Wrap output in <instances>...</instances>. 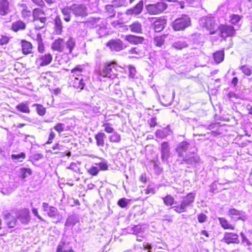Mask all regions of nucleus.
<instances>
[{"instance_id": "c85d7f7f", "label": "nucleus", "mask_w": 252, "mask_h": 252, "mask_svg": "<svg viewBox=\"0 0 252 252\" xmlns=\"http://www.w3.org/2000/svg\"><path fill=\"white\" fill-rule=\"evenodd\" d=\"M21 47L24 54L28 55L31 53L32 45L30 42L22 40L21 41Z\"/></svg>"}, {"instance_id": "4d7b16f0", "label": "nucleus", "mask_w": 252, "mask_h": 252, "mask_svg": "<svg viewBox=\"0 0 252 252\" xmlns=\"http://www.w3.org/2000/svg\"><path fill=\"white\" fill-rule=\"evenodd\" d=\"M129 200L126 198H122L119 200L117 204L120 207L122 208H125L127 206L129 203Z\"/></svg>"}, {"instance_id": "4c0bfd02", "label": "nucleus", "mask_w": 252, "mask_h": 252, "mask_svg": "<svg viewBox=\"0 0 252 252\" xmlns=\"http://www.w3.org/2000/svg\"><path fill=\"white\" fill-rule=\"evenodd\" d=\"M55 29L57 34H61L63 31V25L62 20L59 16H57L54 20Z\"/></svg>"}, {"instance_id": "f03ea898", "label": "nucleus", "mask_w": 252, "mask_h": 252, "mask_svg": "<svg viewBox=\"0 0 252 252\" xmlns=\"http://www.w3.org/2000/svg\"><path fill=\"white\" fill-rule=\"evenodd\" d=\"M147 1L150 3L146 5L145 8L147 12L151 15H158L162 13L167 7V4L161 1L155 2L154 0H146V2Z\"/></svg>"}, {"instance_id": "69168bd1", "label": "nucleus", "mask_w": 252, "mask_h": 252, "mask_svg": "<svg viewBox=\"0 0 252 252\" xmlns=\"http://www.w3.org/2000/svg\"><path fill=\"white\" fill-rule=\"evenodd\" d=\"M100 169L102 170H106L108 169L107 162L105 160H103L97 164Z\"/></svg>"}, {"instance_id": "c756f323", "label": "nucleus", "mask_w": 252, "mask_h": 252, "mask_svg": "<svg viewBox=\"0 0 252 252\" xmlns=\"http://www.w3.org/2000/svg\"><path fill=\"white\" fill-rule=\"evenodd\" d=\"M46 21L47 18L45 16L40 17L37 19L33 20L34 23L35 28L38 30L43 28L45 25Z\"/></svg>"}, {"instance_id": "20e7f679", "label": "nucleus", "mask_w": 252, "mask_h": 252, "mask_svg": "<svg viewBox=\"0 0 252 252\" xmlns=\"http://www.w3.org/2000/svg\"><path fill=\"white\" fill-rule=\"evenodd\" d=\"M195 197V193L194 192L189 193L187 195L182 197L180 205L173 206L174 211L178 213H181L187 211V208L192 205Z\"/></svg>"}, {"instance_id": "c03bdc74", "label": "nucleus", "mask_w": 252, "mask_h": 252, "mask_svg": "<svg viewBox=\"0 0 252 252\" xmlns=\"http://www.w3.org/2000/svg\"><path fill=\"white\" fill-rule=\"evenodd\" d=\"M82 68L80 65H78L71 70V72L73 74V78H77L80 76H82Z\"/></svg>"}, {"instance_id": "423d86ee", "label": "nucleus", "mask_w": 252, "mask_h": 252, "mask_svg": "<svg viewBox=\"0 0 252 252\" xmlns=\"http://www.w3.org/2000/svg\"><path fill=\"white\" fill-rule=\"evenodd\" d=\"M200 24L205 27L211 34H214L220 27L216 23L214 17H202L200 20Z\"/></svg>"}, {"instance_id": "dca6fc26", "label": "nucleus", "mask_w": 252, "mask_h": 252, "mask_svg": "<svg viewBox=\"0 0 252 252\" xmlns=\"http://www.w3.org/2000/svg\"><path fill=\"white\" fill-rule=\"evenodd\" d=\"M220 29L221 36L224 38L233 36L235 34V30L233 27L228 25H221Z\"/></svg>"}, {"instance_id": "49530a36", "label": "nucleus", "mask_w": 252, "mask_h": 252, "mask_svg": "<svg viewBox=\"0 0 252 252\" xmlns=\"http://www.w3.org/2000/svg\"><path fill=\"white\" fill-rule=\"evenodd\" d=\"M32 107H36V111L37 114L41 116H44L46 113V109L42 105L35 103L32 105Z\"/></svg>"}, {"instance_id": "9d476101", "label": "nucleus", "mask_w": 252, "mask_h": 252, "mask_svg": "<svg viewBox=\"0 0 252 252\" xmlns=\"http://www.w3.org/2000/svg\"><path fill=\"white\" fill-rule=\"evenodd\" d=\"M182 161L181 163L184 162L191 166L195 167L197 163L200 162V159L199 156L195 153H189L183 158Z\"/></svg>"}, {"instance_id": "0eeeda50", "label": "nucleus", "mask_w": 252, "mask_h": 252, "mask_svg": "<svg viewBox=\"0 0 252 252\" xmlns=\"http://www.w3.org/2000/svg\"><path fill=\"white\" fill-rule=\"evenodd\" d=\"M227 215L232 220L234 221L241 220L245 221L248 219L247 215L244 211L237 210L233 207L229 209Z\"/></svg>"}, {"instance_id": "4468645a", "label": "nucleus", "mask_w": 252, "mask_h": 252, "mask_svg": "<svg viewBox=\"0 0 252 252\" xmlns=\"http://www.w3.org/2000/svg\"><path fill=\"white\" fill-rule=\"evenodd\" d=\"M90 22L92 23V26L96 28L99 27V30L98 32V34L100 36H103L105 34L106 29L104 28V25L103 24L101 25V24L102 21H101L100 18H90Z\"/></svg>"}, {"instance_id": "2f4dec72", "label": "nucleus", "mask_w": 252, "mask_h": 252, "mask_svg": "<svg viewBox=\"0 0 252 252\" xmlns=\"http://www.w3.org/2000/svg\"><path fill=\"white\" fill-rule=\"evenodd\" d=\"M16 109L20 112L29 114L30 113L29 103L27 101L22 102L16 106Z\"/></svg>"}, {"instance_id": "79ce46f5", "label": "nucleus", "mask_w": 252, "mask_h": 252, "mask_svg": "<svg viewBox=\"0 0 252 252\" xmlns=\"http://www.w3.org/2000/svg\"><path fill=\"white\" fill-rule=\"evenodd\" d=\"M32 15L33 16V20L37 19L39 17H41L45 16L44 11L40 9L36 8H34L32 12Z\"/></svg>"}, {"instance_id": "4be33fe9", "label": "nucleus", "mask_w": 252, "mask_h": 252, "mask_svg": "<svg viewBox=\"0 0 252 252\" xmlns=\"http://www.w3.org/2000/svg\"><path fill=\"white\" fill-rule=\"evenodd\" d=\"M1 186L2 188H0V192L5 195L11 193L15 189L14 184L12 182L3 183Z\"/></svg>"}, {"instance_id": "bf43d9fd", "label": "nucleus", "mask_w": 252, "mask_h": 252, "mask_svg": "<svg viewBox=\"0 0 252 252\" xmlns=\"http://www.w3.org/2000/svg\"><path fill=\"white\" fill-rule=\"evenodd\" d=\"M103 126L104 127L105 132L108 133H113L114 131V128L111 126L110 123H105L103 125Z\"/></svg>"}, {"instance_id": "cd10ccee", "label": "nucleus", "mask_w": 252, "mask_h": 252, "mask_svg": "<svg viewBox=\"0 0 252 252\" xmlns=\"http://www.w3.org/2000/svg\"><path fill=\"white\" fill-rule=\"evenodd\" d=\"M25 28V23L21 20H18L12 23L11 27V29L15 32L20 30H24Z\"/></svg>"}, {"instance_id": "f3484780", "label": "nucleus", "mask_w": 252, "mask_h": 252, "mask_svg": "<svg viewBox=\"0 0 252 252\" xmlns=\"http://www.w3.org/2000/svg\"><path fill=\"white\" fill-rule=\"evenodd\" d=\"M52 56L49 54L39 56L36 60V64L40 66H44L49 64L52 61Z\"/></svg>"}, {"instance_id": "f257e3e1", "label": "nucleus", "mask_w": 252, "mask_h": 252, "mask_svg": "<svg viewBox=\"0 0 252 252\" xmlns=\"http://www.w3.org/2000/svg\"><path fill=\"white\" fill-rule=\"evenodd\" d=\"M2 214L3 219L7 221L9 228H13L16 226L17 219L23 224H27L30 221L29 211L28 209L11 210L9 212L6 211Z\"/></svg>"}, {"instance_id": "2eb2a0df", "label": "nucleus", "mask_w": 252, "mask_h": 252, "mask_svg": "<svg viewBox=\"0 0 252 252\" xmlns=\"http://www.w3.org/2000/svg\"><path fill=\"white\" fill-rule=\"evenodd\" d=\"M11 12V4L9 0H0V16H5Z\"/></svg>"}, {"instance_id": "0e129e2a", "label": "nucleus", "mask_w": 252, "mask_h": 252, "mask_svg": "<svg viewBox=\"0 0 252 252\" xmlns=\"http://www.w3.org/2000/svg\"><path fill=\"white\" fill-rule=\"evenodd\" d=\"M240 235L242 238V243L246 244L247 246H250L252 244L249 239L246 237L245 234L243 232H241Z\"/></svg>"}, {"instance_id": "864d4df0", "label": "nucleus", "mask_w": 252, "mask_h": 252, "mask_svg": "<svg viewBox=\"0 0 252 252\" xmlns=\"http://www.w3.org/2000/svg\"><path fill=\"white\" fill-rule=\"evenodd\" d=\"M154 42L155 45L158 47H161L164 43V36H157L154 38Z\"/></svg>"}, {"instance_id": "1a4fd4ad", "label": "nucleus", "mask_w": 252, "mask_h": 252, "mask_svg": "<svg viewBox=\"0 0 252 252\" xmlns=\"http://www.w3.org/2000/svg\"><path fill=\"white\" fill-rule=\"evenodd\" d=\"M42 209L44 212H46L49 217L57 219L58 221L59 222L62 219V216L60 214L58 209L54 206H50L48 203L43 202Z\"/></svg>"}, {"instance_id": "de8ad7c7", "label": "nucleus", "mask_w": 252, "mask_h": 252, "mask_svg": "<svg viewBox=\"0 0 252 252\" xmlns=\"http://www.w3.org/2000/svg\"><path fill=\"white\" fill-rule=\"evenodd\" d=\"M240 69L242 72L248 76H250L252 74V67L248 65H243L240 67Z\"/></svg>"}, {"instance_id": "ddd939ff", "label": "nucleus", "mask_w": 252, "mask_h": 252, "mask_svg": "<svg viewBox=\"0 0 252 252\" xmlns=\"http://www.w3.org/2000/svg\"><path fill=\"white\" fill-rule=\"evenodd\" d=\"M161 158L163 162L167 163L168 159L170 155V147L169 143L167 142H163L161 144L160 148Z\"/></svg>"}, {"instance_id": "774afa93", "label": "nucleus", "mask_w": 252, "mask_h": 252, "mask_svg": "<svg viewBox=\"0 0 252 252\" xmlns=\"http://www.w3.org/2000/svg\"><path fill=\"white\" fill-rule=\"evenodd\" d=\"M207 217L204 214H200L198 215V220L200 223H203L206 221Z\"/></svg>"}, {"instance_id": "58836bf2", "label": "nucleus", "mask_w": 252, "mask_h": 252, "mask_svg": "<svg viewBox=\"0 0 252 252\" xmlns=\"http://www.w3.org/2000/svg\"><path fill=\"white\" fill-rule=\"evenodd\" d=\"M224 57V53L223 50L218 51L214 53L213 58L215 62L217 63H220L223 61Z\"/></svg>"}, {"instance_id": "a19ab883", "label": "nucleus", "mask_w": 252, "mask_h": 252, "mask_svg": "<svg viewBox=\"0 0 252 252\" xmlns=\"http://www.w3.org/2000/svg\"><path fill=\"white\" fill-rule=\"evenodd\" d=\"M141 227L139 225L135 226L133 227V233L137 235L136 240L138 242H142L144 238L143 235H141Z\"/></svg>"}, {"instance_id": "680f3d73", "label": "nucleus", "mask_w": 252, "mask_h": 252, "mask_svg": "<svg viewBox=\"0 0 252 252\" xmlns=\"http://www.w3.org/2000/svg\"><path fill=\"white\" fill-rule=\"evenodd\" d=\"M54 128L59 133H61L64 130V124L59 123L54 127Z\"/></svg>"}, {"instance_id": "5701e85b", "label": "nucleus", "mask_w": 252, "mask_h": 252, "mask_svg": "<svg viewBox=\"0 0 252 252\" xmlns=\"http://www.w3.org/2000/svg\"><path fill=\"white\" fill-rule=\"evenodd\" d=\"M126 39L129 43L133 44H141L144 40V38L142 36L132 34L126 35Z\"/></svg>"}, {"instance_id": "338daca9", "label": "nucleus", "mask_w": 252, "mask_h": 252, "mask_svg": "<svg viewBox=\"0 0 252 252\" xmlns=\"http://www.w3.org/2000/svg\"><path fill=\"white\" fill-rule=\"evenodd\" d=\"M35 4L42 8L45 5V2L43 0H31Z\"/></svg>"}, {"instance_id": "5fc2aeb1", "label": "nucleus", "mask_w": 252, "mask_h": 252, "mask_svg": "<svg viewBox=\"0 0 252 252\" xmlns=\"http://www.w3.org/2000/svg\"><path fill=\"white\" fill-rule=\"evenodd\" d=\"M128 52L129 54H134L140 57H142L144 55V53L141 50L136 47L131 48L129 50Z\"/></svg>"}, {"instance_id": "052dcab7", "label": "nucleus", "mask_w": 252, "mask_h": 252, "mask_svg": "<svg viewBox=\"0 0 252 252\" xmlns=\"http://www.w3.org/2000/svg\"><path fill=\"white\" fill-rule=\"evenodd\" d=\"M128 71H129V74H128V77L131 78H133L135 76L136 70L135 68L132 65H129L128 66Z\"/></svg>"}, {"instance_id": "bb28decb", "label": "nucleus", "mask_w": 252, "mask_h": 252, "mask_svg": "<svg viewBox=\"0 0 252 252\" xmlns=\"http://www.w3.org/2000/svg\"><path fill=\"white\" fill-rule=\"evenodd\" d=\"M32 174V171L29 168L21 167L19 169L18 176L23 180L26 179Z\"/></svg>"}, {"instance_id": "ea45409f", "label": "nucleus", "mask_w": 252, "mask_h": 252, "mask_svg": "<svg viewBox=\"0 0 252 252\" xmlns=\"http://www.w3.org/2000/svg\"><path fill=\"white\" fill-rule=\"evenodd\" d=\"M75 46V39L72 37H69L66 42V47L68 50V53L71 54Z\"/></svg>"}, {"instance_id": "7ed1b4c3", "label": "nucleus", "mask_w": 252, "mask_h": 252, "mask_svg": "<svg viewBox=\"0 0 252 252\" xmlns=\"http://www.w3.org/2000/svg\"><path fill=\"white\" fill-rule=\"evenodd\" d=\"M116 63L112 62L105 64L103 67L100 68L97 73V78L100 81H105V78L113 79L115 77L113 70H115Z\"/></svg>"}, {"instance_id": "9b49d317", "label": "nucleus", "mask_w": 252, "mask_h": 252, "mask_svg": "<svg viewBox=\"0 0 252 252\" xmlns=\"http://www.w3.org/2000/svg\"><path fill=\"white\" fill-rule=\"evenodd\" d=\"M106 46L108 47L111 51L118 52L124 49L123 43L119 39H111L107 43Z\"/></svg>"}, {"instance_id": "a878e982", "label": "nucleus", "mask_w": 252, "mask_h": 252, "mask_svg": "<svg viewBox=\"0 0 252 252\" xmlns=\"http://www.w3.org/2000/svg\"><path fill=\"white\" fill-rule=\"evenodd\" d=\"M166 24V20L164 18H160L154 23V30L156 32H159L161 31Z\"/></svg>"}, {"instance_id": "b1692460", "label": "nucleus", "mask_w": 252, "mask_h": 252, "mask_svg": "<svg viewBox=\"0 0 252 252\" xmlns=\"http://www.w3.org/2000/svg\"><path fill=\"white\" fill-rule=\"evenodd\" d=\"M73 78L72 81V86L76 89L82 90L85 85L83 76H80L79 77Z\"/></svg>"}, {"instance_id": "473e14b6", "label": "nucleus", "mask_w": 252, "mask_h": 252, "mask_svg": "<svg viewBox=\"0 0 252 252\" xmlns=\"http://www.w3.org/2000/svg\"><path fill=\"white\" fill-rule=\"evenodd\" d=\"M78 221V219L75 215H70L68 217L65 222V226L70 227L74 226Z\"/></svg>"}, {"instance_id": "6e6d98bb", "label": "nucleus", "mask_w": 252, "mask_h": 252, "mask_svg": "<svg viewBox=\"0 0 252 252\" xmlns=\"http://www.w3.org/2000/svg\"><path fill=\"white\" fill-rule=\"evenodd\" d=\"M241 17L237 14H233L230 16V22L234 25L237 24L240 19Z\"/></svg>"}, {"instance_id": "f704fd0d", "label": "nucleus", "mask_w": 252, "mask_h": 252, "mask_svg": "<svg viewBox=\"0 0 252 252\" xmlns=\"http://www.w3.org/2000/svg\"><path fill=\"white\" fill-rule=\"evenodd\" d=\"M219 222L222 228L225 229L234 230L235 227L229 223V222L224 218H219Z\"/></svg>"}, {"instance_id": "f8f14e48", "label": "nucleus", "mask_w": 252, "mask_h": 252, "mask_svg": "<svg viewBox=\"0 0 252 252\" xmlns=\"http://www.w3.org/2000/svg\"><path fill=\"white\" fill-rule=\"evenodd\" d=\"M144 7V2L142 0L139 1L133 7L127 9L126 14L130 16H137L141 13Z\"/></svg>"}, {"instance_id": "e433bc0d", "label": "nucleus", "mask_w": 252, "mask_h": 252, "mask_svg": "<svg viewBox=\"0 0 252 252\" xmlns=\"http://www.w3.org/2000/svg\"><path fill=\"white\" fill-rule=\"evenodd\" d=\"M62 13L63 15V19L65 21L68 22L71 20V13L72 11L70 10V6H66L62 9Z\"/></svg>"}, {"instance_id": "6e6552de", "label": "nucleus", "mask_w": 252, "mask_h": 252, "mask_svg": "<svg viewBox=\"0 0 252 252\" xmlns=\"http://www.w3.org/2000/svg\"><path fill=\"white\" fill-rule=\"evenodd\" d=\"M70 10L76 17L84 18L88 15L87 7L83 4H73Z\"/></svg>"}, {"instance_id": "72a5a7b5", "label": "nucleus", "mask_w": 252, "mask_h": 252, "mask_svg": "<svg viewBox=\"0 0 252 252\" xmlns=\"http://www.w3.org/2000/svg\"><path fill=\"white\" fill-rule=\"evenodd\" d=\"M106 136L104 133L99 132L95 136V139L96 141V145L98 146L103 147L104 145V139Z\"/></svg>"}, {"instance_id": "a211bd4d", "label": "nucleus", "mask_w": 252, "mask_h": 252, "mask_svg": "<svg viewBox=\"0 0 252 252\" xmlns=\"http://www.w3.org/2000/svg\"><path fill=\"white\" fill-rule=\"evenodd\" d=\"M222 240L228 244L231 243L238 244L240 242L238 235L236 233L231 232H225Z\"/></svg>"}, {"instance_id": "39448f33", "label": "nucleus", "mask_w": 252, "mask_h": 252, "mask_svg": "<svg viewBox=\"0 0 252 252\" xmlns=\"http://www.w3.org/2000/svg\"><path fill=\"white\" fill-rule=\"evenodd\" d=\"M190 24V18L187 15H183L175 19L172 24V27L175 31H183Z\"/></svg>"}, {"instance_id": "c9c22d12", "label": "nucleus", "mask_w": 252, "mask_h": 252, "mask_svg": "<svg viewBox=\"0 0 252 252\" xmlns=\"http://www.w3.org/2000/svg\"><path fill=\"white\" fill-rule=\"evenodd\" d=\"M63 40L62 39H58L56 40L52 45V48L54 50L59 52H62L63 50Z\"/></svg>"}, {"instance_id": "37998d69", "label": "nucleus", "mask_w": 252, "mask_h": 252, "mask_svg": "<svg viewBox=\"0 0 252 252\" xmlns=\"http://www.w3.org/2000/svg\"><path fill=\"white\" fill-rule=\"evenodd\" d=\"M114 6L112 4H108L105 6V11L109 17H114L116 14V11L114 9Z\"/></svg>"}, {"instance_id": "8fccbe9b", "label": "nucleus", "mask_w": 252, "mask_h": 252, "mask_svg": "<svg viewBox=\"0 0 252 252\" xmlns=\"http://www.w3.org/2000/svg\"><path fill=\"white\" fill-rule=\"evenodd\" d=\"M112 3L115 7L126 6L127 5L126 0H113Z\"/></svg>"}, {"instance_id": "13d9d810", "label": "nucleus", "mask_w": 252, "mask_h": 252, "mask_svg": "<svg viewBox=\"0 0 252 252\" xmlns=\"http://www.w3.org/2000/svg\"><path fill=\"white\" fill-rule=\"evenodd\" d=\"M32 14V13L29 8L22 9L21 11L22 17L24 19H28Z\"/></svg>"}, {"instance_id": "3c124183", "label": "nucleus", "mask_w": 252, "mask_h": 252, "mask_svg": "<svg viewBox=\"0 0 252 252\" xmlns=\"http://www.w3.org/2000/svg\"><path fill=\"white\" fill-rule=\"evenodd\" d=\"M109 138L111 142L114 143H119L121 140V135L117 132H114Z\"/></svg>"}, {"instance_id": "7c9ffc66", "label": "nucleus", "mask_w": 252, "mask_h": 252, "mask_svg": "<svg viewBox=\"0 0 252 252\" xmlns=\"http://www.w3.org/2000/svg\"><path fill=\"white\" fill-rule=\"evenodd\" d=\"M171 132V131L169 128L165 127L157 130L156 132V136L159 138L163 139L169 135Z\"/></svg>"}, {"instance_id": "a18cd8bd", "label": "nucleus", "mask_w": 252, "mask_h": 252, "mask_svg": "<svg viewBox=\"0 0 252 252\" xmlns=\"http://www.w3.org/2000/svg\"><path fill=\"white\" fill-rule=\"evenodd\" d=\"M163 200L164 204L166 206H172L174 204H176V202L175 201L174 198L171 195H167L164 198Z\"/></svg>"}, {"instance_id": "393cba45", "label": "nucleus", "mask_w": 252, "mask_h": 252, "mask_svg": "<svg viewBox=\"0 0 252 252\" xmlns=\"http://www.w3.org/2000/svg\"><path fill=\"white\" fill-rule=\"evenodd\" d=\"M127 29H129L132 32L135 33H141L142 32V25L138 22L135 21L128 25Z\"/></svg>"}, {"instance_id": "412c9836", "label": "nucleus", "mask_w": 252, "mask_h": 252, "mask_svg": "<svg viewBox=\"0 0 252 252\" xmlns=\"http://www.w3.org/2000/svg\"><path fill=\"white\" fill-rule=\"evenodd\" d=\"M57 252H74V251L69 242L62 240L57 247Z\"/></svg>"}, {"instance_id": "09e8293b", "label": "nucleus", "mask_w": 252, "mask_h": 252, "mask_svg": "<svg viewBox=\"0 0 252 252\" xmlns=\"http://www.w3.org/2000/svg\"><path fill=\"white\" fill-rule=\"evenodd\" d=\"M26 155L24 153H21L19 154L15 155L13 154L11 155V158L15 161L21 162L23 159L25 158Z\"/></svg>"}, {"instance_id": "6ab92c4d", "label": "nucleus", "mask_w": 252, "mask_h": 252, "mask_svg": "<svg viewBox=\"0 0 252 252\" xmlns=\"http://www.w3.org/2000/svg\"><path fill=\"white\" fill-rule=\"evenodd\" d=\"M190 144L187 141L179 143L176 148V152L179 157L184 158V153L186 152L189 148Z\"/></svg>"}, {"instance_id": "aec40b11", "label": "nucleus", "mask_w": 252, "mask_h": 252, "mask_svg": "<svg viewBox=\"0 0 252 252\" xmlns=\"http://www.w3.org/2000/svg\"><path fill=\"white\" fill-rule=\"evenodd\" d=\"M189 40L186 38H179L175 40L172 44V47L177 50H181L188 47Z\"/></svg>"}, {"instance_id": "603ef678", "label": "nucleus", "mask_w": 252, "mask_h": 252, "mask_svg": "<svg viewBox=\"0 0 252 252\" xmlns=\"http://www.w3.org/2000/svg\"><path fill=\"white\" fill-rule=\"evenodd\" d=\"M89 7L93 12L98 10V1L97 0H89Z\"/></svg>"}, {"instance_id": "e2e57ef3", "label": "nucleus", "mask_w": 252, "mask_h": 252, "mask_svg": "<svg viewBox=\"0 0 252 252\" xmlns=\"http://www.w3.org/2000/svg\"><path fill=\"white\" fill-rule=\"evenodd\" d=\"M98 171L99 169L98 167L94 166H92L88 170V172L93 176L96 175L98 174Z\"/></svg>"}]
</instances>
